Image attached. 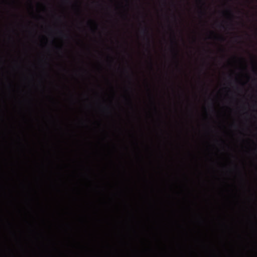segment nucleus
<instances>
[{"label":"nucleus","instance_id":"1","mask_svg":"<svg viewBox=\"0 0 257 257\" xmlns=\"http://www.w3.org/2000/svg\"><path fill=\"white\" fill-rule=\"evenodd\" d=\"M142 33L143 34H145L146 35V40L148 43V44L150 46V34L149 33V31L148 30V29L145 27V28H144L142 30Z\"/></svg>","mask_w":257,"mask_h":257},{"label":"nucleus","instance_id":"2","mask_svg":"<svg viewBox=\"0 0 257 257\" xmlns=\"http://www.w3.org/2000/svg\"><path fill=\"white\" fill-rule=\"evenodd\" d=\"M227 13L231 17H233V14H232L231 12L230 11H227Z\"/></svg>","mask_w":257,"mask_h":257},{"label":"nucleus","instance_id":"3","mask_svg":"<svg viewBox=\"0 0 257 257\" xmlns=\"http://www.w3.org/2000/svg\"><path fill=\"white\" fill-rule=\"evenodd\" d=\"M175 56L176 57H178V50H176L175 51Z\"/></svg>","mask_w":257,"mask_h":257},{"label":"nucleus","instance_id":"4","mask_svg":"<svg viewBox=\"0 0 257 257\" xmlns=\"http://www.w3.org/2000/svg\"><path fill=\"white\" fill-rule=\"evenodd\" d=\"M219 38H220L222 40H224V38L222 36H220Z\"/></svg>","mask_w":257,"mask_h":257},{"label":"nucleus","instance_id":"5","mask_svg":"<svg viewBox=\"0 0 257 257\" xmlns=\"http://www.w3.org/2000/svg\"><path fill=\"white\" fill-rule=\"evenodd\" d=\"M204 0H202L201 1L202 2L203 4V5H205V3L204 2Z\"/></svg>","mask_w":257,"mask_h":257},{"label":"nucleus","instance_id":"6","mask_svg":"<svg viewBox=\"0 0 257 257\" xmlns=\"http://www.w3.org/2000/svg\"><path fill=\"white\" fill-rule=\"evenodd\" d=\"M220 26H221V27H223V28H224V26H223V25H221Z\"/></svg>","mask_w":257,"mask_h":257}]
</instances>
